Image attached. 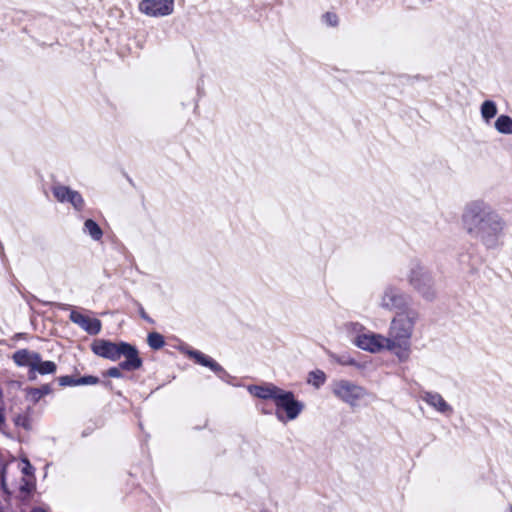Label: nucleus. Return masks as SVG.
I'll return each instance as SVG.
<instances>
[{"label": "nucleus", "instance_id": "obj_1", "mask_svg": "<svg viewBox=\"0 0 512 512\" xmlns=\"http://www.w3.org/2000/svg\"><path fill=\"white\" fill-rule=\"evenodd\" d=\"M419 314L414 309L397 312L390 321L387 339L391 352L400 362H407L412 353V337Z\"/></svg>", "mask_w": 512, "mask_h": 512}, {"label": "nucleus", "instance_id": "obj_2", "mask_svg": "<svg viewBox=\"0 0 512 512\" xmlns=\"http://www.w3.org/2000/svg\"><path fill=\"white\" fill-rule=\"evenodd\" d=\"M248 391L254 397L272 400L275 405V416L282 423L297 419L305 408L304 403L297 400L293 392L284 390L273 383L250 385Z\"/></svg>", "mask_w": 512, "mask_h": 512}, {"label": "nucleus", "instance_id": "obj_3", "mask_svg": "<svg viewBox=\"0 0 512 512\" xmlns=\"http://www.w3.org/2000/svg\"><path fill=\"white\" fill-rule=\"evenodd\" d=\"M92 351L99 357L117 361L121 357L125 361L120 363L123 370L132 371L142 366V360L139 357L135 346L127 342L114 343L108 340L98 339L92 344Z\"/></svg>", "mask_w": 512, "mask_h": 512}, {"label": "nucleus", "instance_id": "obj_4", "mask_svg": "<svg viewBox=\"0 0 512 512\" xmlns=\"http://www.w3.org/2000/svg\"><path fill=\"white\" fill-rule=\"evenodd\" d=\"M407 282L425 300L432 301L436 298L437 290L434 278L420 262L412 261L410 263Z\"/></svg>", "mask_w": 512, "mask_h": 512}, {"label": "nucleus", "instance_id": "obj_5", "mask_svg": "<svg viewBox=\"0 0 512 512\" xmlns=\"http://www.w3.org/2000/svg\"><path fill=\"white\" fill-rule=\"evenodd\" d=\"M331 391L335 398L351 408L360 406L369 396L365 387L347 379L334 380Z\"/></svg>", "mask_w": 512, "mask_h": 512}, {"label": "nucleus", "instance_id": "obj_6", "mask_svg": "<svg viewBox=\"0 0 512 512\" xmlns=\"http://www.w3.org/2000/svg\"><path fill=\"white\" fill-rule=\"evenodd\" d=\"M503 229L502 218L493 210L471 235L480 239L486 246L493 247Z\"/></svg>", "mask_w": 512, "mask_h": 512}, {"label": "nucleus", "instance_id": "obj_7", "mask_svg": "<svg viewBox=\"0 0 512 512\" xmlns=\"http://www.w3.org/2000/svg\"><path fill=\"white\" fill-rule=\"evenodd\" d=\"M492 211L493 209L481 200L467 203L461 218L464 229L471 235Z\"/></svg>", "mask_w": 512, "mask_h": 512}, {"label": "nucleus", "instance_id": "obj_8", "mask_svg": "<svg viewBox=\"0 0 512 512\" xmlns=\"http://www.w3.org/2000/svg\"><path fill=\"white\" fill-rule=\"evenodd\" d=\"M410 296L394 285H386L377 299L379 308L386 311L409 309Z\"/></svg>", "mask_w": 512, "mask_h": 512}, {"label": "nucleus", "instance_id": "obj_9", "mask_svg": "<svg viewBox=\"0 0 512 512\" xmlns=\"http://www.w3.org/2000/svg\"><path fill=\"white\" fill-rule=\"evenodd\" d=\"M355 346L363 351H367L373 354L380 353L385 350L391 352V347L389 345L387 336L369 330H366L363 335H360L357 338L355 341Z\"/></svg>", "mask_w": 512, "mask_h": 512}, {"label": "nucleus", "instance_id": "obj_10", "mask_svg": "<svg viewBox=\"0 0 512 512\" xmlns=\"http://www.w3.org/2000/svg\"><path fill=\"white\" fill-rule=\"evenodd\" d=\"M138 10L152 18H162L170 16L175 10L174 0H141L138 4Z\"/></svg>", "mask_w": 512, "mask_h": 512}, {"label": "nucleus", "instance_id": "obj_11", "mask_svg": "<svg viewBox=\"0 0 512 512\" xmlns=\"http://www.w3.org/2000/svg\"><path fill=\"white\" fill-rule=\"evenodd\" d=\"M421 399L435 412L444 416L451 417L454 413L453 406L436 391H423Z\"/></svg>", "mask_w": 512, "mask_h": 512}, {"label": "nucleus", "instance_id": "obj_12", "mask_svg": "<svg viewBox=\"0 0 512 512\" xmlns=\"http://www.w3.org/2000/svg\"><path fill=\"white\" fill-rule=\"evenodd\" d=\"M52 193L57 201L61 203H70L77 211L83 210L85 201L78 191L73 190L68 186L58 184L52 188Z\"/></svg>", "mask_w": 512, "mask_h": 512}, {"label": "nucleus", "instance_id": "obj_13", "mask_svg": "<svg viewBox=\"0 0 512 512\" xmlns=\"http://www.w3.org/2000/svg\"><path fill=\"white\" fill-rule=\"evenodd\" d=\"M186 355L190 357L191 359H194L196 363L199 365L205 366L212 370L214 373H216L220 378H223L225 375H227L226 371L223 369V367L218 364L215 360H213L208 355L202 353L198 350H192L187 349L185 351Z\"/></svg>", "mask_w": 512, "mask_h": 512}, {"label": "nucleus", "instance_id": "obj_14", "mask_svg": "<svg viewBox=\"0 0 512 512\" xmlns=\"http://www.w3.org/2000/svg\"><path fill=\"white\" fill-rule=\"evenodd\" d=\"M70 320L79 325L82 329L91 335H96L101 330V322L96 318H90L77 311L70 313Z\"/></svg>", "mask_w": 512, "mask_h": 512}, {"label": "nucleus", "instance_id": "obj_15", "mask_svg": "<svg viewBox=\"0 0 512 512\" xmlns=\"http://www.w3.org/2000/svg\"><path fill=\"white\" fill-rule=\"evenodd\" d=\"M12 359L17 366L28 367L29 371H32L39 361V353L28 349H20L13 354Z\"/></svg>", "mask_w": 512, "mask_h": 512}, {"label": "nucleus", "instance_id": "obj_16", "mask_svg": "<svg viewBox=\"0 0 512 512\" xmlns=\"http://www.w3.org/2000/svg\"><path fill=\"white\" fill-rule=\"evenodd\" d=\"M56 364L53 361H42L41 355L39 354V361L36 367L29 371L28 376L30 380H35L37 373L40 375L53 374L56 372Z\"/></svg>", "mask_w": 512, "mask_h": 512}, {"label": "nucleus", "instance_id": "obj_17", "mask_svg": "<svg viewBox=\"0 0 512 512\" xmlns=\"http://www.w3.org/2000/svg\"><path fill=\"white\" fill-rule=\"evenodd\" d=\"M497 112V105L492 100H485L480 106L481 118L486 124H490L491 120L497 115Z\"/></svg>", "mask_w": 512, "mask_h": 512}, {"label": "nucleus", "instance_id": "obj_18", "mask_svg": "<svg viewBox=\"0 0 512 512\" xmlns=\"http://www.w3.org/2000/svg\"><path fill=\"white\" fill-rule=\"evenodd\" d=\"M343 330L351 338L353 344L355 345V341L360 335H363L366 332V327L359 323L350 321L343 325Z\"/></svg>", "mask_w": 512, "mask_h": 512}, {"label": "nucleus", "instance_id": "obj_19", "mask_svg": "<svg viewBox=\"0 0 512 512\" xmlns=\"http://www.w3.org/2000/svg\"><path fill=\"white\" fill-rule=\"evenodd\" d=\"M83 233L88 235L94 241H100L103 237V231L100 226L92 219L84 222Z\"/></svg>", "mask_w": 512, "mask_h": 512}, {"label": "nucleus", "instance_id": "obj_20", "mask_svg": "<svg viewBox=\"0 0 512 512\" xmlns=\"http://www.w3.org/2000/svg\"><path fill=\"white\" fill-rule=\"evenodd\" d=\"M494 128L500 134L512 135V117L501 114L497 117Z\"/></svg>", "mask_w": 512, "mask_h": 512}, {"label": "nucleus", "instance_id": "obj_21", "mask_svg": "<svg viewBox=\"0 0 512 512\" xmlns=\"http://www.w3.org/2000/svg\"><path fill=\"white\" fill-rule=\"evenodd\" d=\"M326 374L322 370H314L308 374L307 382L315 388H320L326 381Z\"/></svg>", "mask_w": 512, "mask_h": 512}, {"label": "nucleus", "instance_id": "obj_22", "mask_svg": "<svg viewBox=\"0 0 512 512\" xmlns=\"http://www.w3.org/2000/svg\"><path fill=\"white\" fill-rule=\"evenodd\" d=\"M148 345L155 350L162 348L165 344L164 337L157 332H151L147 337Z\"/></svg>", "mask_w": 512, "mask_h": 512}, {"label": "nucleus", "instance_id": "obj_23", "mask_svg": "<svg viewBox=\"0 0 512 512\" xmlns=\"http://www.w3.org/2000/svg\"><path fill=\"white\" fill-rule=\"evenodd\" d=\"M51 391L49 385H44L40 388H31L28 391V396L33 402L39 401L44 395L49 394Z\"/></svg>", "mask_w": 512, "mask_h": 512}, {"label": "nucleus", "instance_id": "obj_24", "mask_svg": "<svg viewBox=\"0 0 512 512\" xmlns=\"http://www.w3.org/2000/svg\"><path fill=\"white\" fill-rule=\"evenodd\" d=\"M99 382V379L94 376H84L80 377L73 382V385H95Z\"/></svg>", "mask_w": 512, "mask_h": 512}, {"label": "nucleus", "instance_id": "obj_25", "mask_svg": "<svg viewBox=\"0 0 512 512\" xmlns=\"http://www.w3.org/2000/svg\"><path fill=\"white\" fill-rule=\"evenodd\" d=\"M323 21L326 25L335 27L338 24V17L335 13L328 12L323 15Z\"/></svg>", "mask_w": 512, "mask_h": 512}, {"label": "nucleus", "instance_id": "obj_26", "mask_svg": "<svg viewBox=\"0 0 512 512\" xmlns=\"http://www.w3.org/2000/svg\"><path fill=\"white\" fill-rule=\"evenodd\" d=\"M336 362L343 366H357L355 359L349 356H340L335 358Z\"/></svg>", "mask_w": 512, "mask_h": 512}, {"label": "nucleus", "instance_id": "obj_27", "mask_svg": "<svg viewBox=\"0 0 512 512\" xmlns=\"http://www.w3.org/2000/svg\"><path fill=\"white\" fill-rule=\"evenodd\" d=\"M19 468L22 471V473L25 474V475L32 474V470H33L32 465L26 459L21 461V464H20Z\"/></svg>", "mask_w": 512, "mask_h": 512}, {"label": "nucleus", "instance_id": "obj_28", "mask_svg": "<svg viewBox=\"0 0 512 512\" xmlns=\"http://www.w3.org/2000/svg\"><path fill=\"white\" fill-rule=\"evenodd\" d=\"M121 369L122 368L120 366L112 367L107 370L106 375L111 378H121L122 377Z\"/></svg>", "mask_w": 512, "mask_h": 512}, {"label": "nucleus", "instance_id": "obj_29", "mask_svg": "<svg viewBox=\"0 0 512 512\" xmlns=\"http://www.w3.org/2000/svg\"><path fill=\"white\" fill-rule=\"evenodd\" d=\"M75 380L76 379H73V378H71L69 376H65V377L60 378V384L61 385H72V386H74L73 382H75Z\"/></svg>", "mask_w": 512, "mask_h": 512}, {"label": "nucleus", "instance_id": "obj_30", "mask_svg": "<svg viewBox=\"0 0 512 512\" xmlns=\"http://www.w3.org/2000/svg\"><path fill=\"white\" fill-rule=\"evenodd\" d=\"M1 486L5 492L10 493V491L7 487V483H6L5 469L3 470L2 476H1Z\"/></svg>", "mask_w": 512, "mask_h": 512}, {"label": "nucleus", "instance_id": "obj_31", "mask_svg": "<svg viewBox=\"0 0 512 512\" xmlns=\"http://www.w3.org/2000/svg\"><path fill=\"white\" fill-rule=\"evenodd\" d=\"M140 316L142 319L146 320L147 322L153 323V320L146 314V312L144 311V309L142 307L140 308Z\"/></svg>", "mask_w": 512, "mask_h": 512}, {"label": "nucleus", "instance_id": "obj_32", "mask_svg": "<svg viewBox=\"0 0 512 512\" xmlns=\"http://www.w3.org/2000/svg\"><path fill=\"white\" fill-rule=\"evenodd\" d=\"M32 512H47L46 510H44L43 508H40V507H37V508H34L32 510Z\"/></svg>", "mask_w": 512, "mask_h": 512}, {"label": "nucleus", "instance_id": "obj_33", "mask_svg": "<svg viewBox=\"0 0 512 512\" xmlns=\"http://www.w3.org/2000/svg\"><path fill=\"white\" fill-rule=\"evenodd\" d=\"M259 512H271V511H269V510H267V509H262V510H260Z\"/></svg>", "mask_w": 512, "mask_h": 512}, {"label": "nucleus", "instance_id": "obj_34", "mask_svg": "<svg viewBox=\"0 0 512 512\" xmlns=\"http://www.w3.org/2000/svg\"><path fill=\"white\" fill-rule=\"evenodd\" d=\"M16 424H17V425H19V424H20V418H18V419L16 420Z\"/></svg>", "mask_w": 512, "mask_h": 512}, {"label": "nucleus", "instance_id": "obj_35", "mask_svg": "<svg viewBox=\"0 0 512 512\" xmlns=\"http://www.w3.org/2000/svg\"><path fill=\"white\" fill-rule=\"evenodd\" d=\"M20 423H22V426H25L27 428V426L25 425V423H23V420H20Z\"/></svg>", "mask_w": 512, "mask_h": 512}, {"label": "nucleus", "instance_id": "obj_36", "mask_svg": "<svg viewBox=\"0 0 512 512\" xmlns=\"http://www.w3.org/2000/svg\"><path fill=\"white\" fill-rule=\"evenodd\" d=\"M20 423H22V426H25L27 428V426L25 425V423H23V420H20Z\"/></svg>", "mask_w": 512, "mask_h": 512}, {"label": "nucleus", "instance_id": "obj_37", "mask_svg": "<svg viewBox=\"0 0 512 512\" xmlns=\"http://www.w3.org/2000/svg\"><path fill=\"white\" fill-rule=\"evenodd\" d=\"M508 512H512V506L509 507Z\"/></svg>", "mask_w": 512, "mask_h": 512}]
</instances>
